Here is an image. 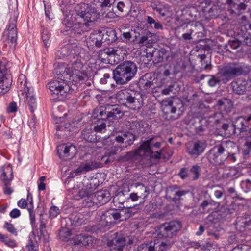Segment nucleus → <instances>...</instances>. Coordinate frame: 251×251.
Instances as JSON below:
<instances>
[{
  "instance_id": "obj_23",
  "label": "nucleus",
  "mask_w": 251,
  "mask_h": 251,
  "mask_svg": "<svg viewBox=\"0 0 251 251\" xmlns=\"http://www.w3.org/2000/svg\"><path fill=\"white\" fill-rule=\"evenodd\" d=\"M95 201L97 203L98 206L103 205L108 202L111 198L110 193L106 190H100L94 193Z\"/></svg>"
},
{
  "instance_id": "obj_1",
  "label": "nucleus",
  "mask_w": 251,
  "mask_h": 251,
  "mask_svg": "<svg viewBox=\"0 0 251 251\" xmlns=\"http://www.w3.org/2000/svg\"><path fill=\"white\" fill-rule=\"evenodd\" d=\"M239 157V151L235 143L230 140L223 141L216 145L209 152V160L216 165H220L228 160L236 162Z\"/></svg>"
},
{
  "instance_id": "obj_3",
  "label": "nucleus",
  "mask_w": 251,
  "mask_h": 251,
  "mask_svg": "<svg viewBox=\"0 0 251 251\" xmlns=\"http://www.w3.org/2000/svg\"><path fill=\"white\" fill-rule=\"evenodd\" d=\"M80 57L79 55L75 56V58L71 61L66 72H64L69 76L66 78L68 79L71 89L74 91L77 89L78 86L83 82L86 76Z\"/></svg>"
},
{
  "instance_id": "obj_20",
  "label": "nucleus",
  "mask_w": 251,
  "mask_h": 251,
  "mask_svg": "<svg viewBox=\"0 0 251 251\" xmlns=\"http://www.w3.org/2000/svg\"><path fill=\"white\" fill-rule=\"evenodd\" d=\"M115 237L107 242V246L111 250L121 251L126 245V238L121 233L114 234Z\"/></svg>"
},
{
  "instance_id": "obj_25",
  "label": "nucleus",
  "mask_w": 251,
  "mask_h": 251,
  "mask_svg": "<svg viewBox=\"0 0 251 251\" xmlns=\"http://www.w3.org/2000/svg\"><path fill=\"white\" fill-rule=\"evenodd\" d=\"M240 173L237 168L234 167H226L223 170L222 178L224 179L232 180L238 177Z\"/></svg>"
},
{
  "instance_id": "obj_28",
  "label": "nucleus",
  "mask_w": 251,
  "mask_h": 251,
  "mask_svg": "<svg viewBox=\"0 0 251 251\" xmlns=\"http://www.w3.org/2000/svg\"><path fill=\"white\" fill-rule=\"evenodd\" d=\"M103 33L100 31L91 33L87 43L92 45H95L97 47H100L102 43L104 42Z\"/></svg>"
},
{
  "instance_id": "obj_5",
  "label": "nucleus",
  "mask_w": 251,
  "mask_h": 251,
  "mask_svg": "<svg viewBox=\"0 0 251 251\" xmlns=\"http://www.w3.org/2000/svg\"><path fill=\"white\" fill-rule=\"evenodd\" d=\"M122 213L117 210L109 209L100 212L96 219L98 221L97 229L101 231L107 230V227L114 224L117 221H120Z\"/></svg>"
},
{
  "instance_id": "obj_2",
  "label": "nucleus",
  "mask_w": 251,
  "mask_h": 251,
  "mask_svg": "<svg viewBox=\"0 0 251 251\" xmlns=\"http://www.w3.org/2000/svg\"><path fill=\"white\" fill-rule=\"evenodd\" d=\"M137 71V67L135 63L125 61L112 71L113 78L117 84H125L135 76Z\"/></svg>"
},
{
  "instance_id": "obj_48",
  "label": "nucleus",
  "mask_w": 251,
  "mask_h": 251,
  "mask_svg": "<svg viewBox=\"0 0 251 251\" xmlns=\"http://www.w3.org/2000/svg\"><path fill=\"white\" fill-rule=\"evenodd\" d=\"M126 8V5L125 3L122 1L118 2L115 6L114 9L112 7V10L114 13H111V16H113V14H116L117 16L120 15L122 13L124 9Z\"/></svg>"
},
{
  "instance_id": "obj_63",
  "label": "nucleus",
  "mask_w": 251,
  "mask_h": 251,
  "mask_svg": "<svg viewBox=\"0 0 251 251\" xmlns=\"http://www.w3.org/2000/svg\"><path fill=\"white\" fill-rule=\"evenodd\" d=\"M3 243H4L6 246L11 248H14L17 246L15 240L10 239L8 236H6Z\"/></svg>"
},
{
  "instance_id": "obj_53",
  "label": "nucleus",
  "mask_w": 251,
  "mask_h": 251,
  "mask_svg": "<svg viewBox=\"0 0 251 251\" xmlns=\"http://www.w3.org/2000/svg\"><path fill=\"white\" fill-rule=\"evenodd\" d=\"M84 26L85 25L84 23H79L78 24H75L72 28V33H73L74 34H81L84 31Z\"/></svg>"
},
{
  "instance_id": "obj_19",
  "label": "nucleus",
  "mask_w": 251,
  "mask_h": 251,
  "mask_svg": "<svg viewBox=\"0 0 251 251\" xmlns=\"http://www.w3.org/2000/svg\"><path fill=\"white\" fill-rule=\"evenodd\" d=\"M188 192L187 191H184L175 185L169 186L167 188L166 196L172 201L176 202L181 200V197L185 196Z\"/></svg>"
},
{
  "instance_id": "obj_54",
  "label": "nucleus",
  "mask_w": 251,
  "mask_h": 251,
  "mask_svg": "<svg viewBox=\"0 0 251 251\" xmlns=\"http://www.w3.org/2000/svg\"><path fill=\"white\" fill-rule=\"evenodd\" d=\"M70 236L71 232L68 228H62L60 230L59 237L61 240H67Z\"/></svg>"
},
{
  "instance_id": "obj_55",
  "label": "nucleus",
  "mask_w": 251,
  "mask_h": 251,
  "mask_svg": "<svg viewBox=\"0 0 251 251\" xmlns=\"http://www.w3.org/2000/svg\"><path fill=\"white\" fill-rule=\"evenodd\" d=\"M122 35L123 37L126 41H134L136 37L135 31L132 30L128 32H124Z\"/></svg>"
},
{
  "instance_id": "obj_44",
  "label": "nucleus",
  "mask_w": 251,
  "mask_h": 251,
  "mask_svg": "<svg viewBox=\"0 0 251 251\" xmlns=\"http://www.w3.org/2000/svg\"><path fill=\"white\" fill-rule=\"evenodd\" d=\"M180 90V87L178 84L176 82H173L168 87L164 88L161 90V92L164 95H168L170 92L176 93Z\"/></svg>"
},
{
  "instance_id": "obj_52",
  "label": "nucleus",
  "mask_w": 251,
  "mask_h": 251,
  "mask_svg": "<svg viewBox=\"0 0 251 251\" xmlns=\"http://www.w3.org/2000/svg\"><path fill=\"white\" fill-rule=\"evenodd\" d=\"M123 136L126 140V146L133 144L135 140V135L130 132H125L123 133Z\"/></svg>"
},
{
  "instance_id": "obj_45",
  "label": "nucleus",
  "mask_w": 251,
  "mask_h": 251,
  "mask_svg": "<svg viewBox=\"0 0 251 251\" xmlns=\"http://www.w3.org/2000/svg\"><path fill=\"white\" fill-rule=\"evenodd\" d=\"M243 153L244 155L251 156V136L247 137L243 147Z\"/></svg>"
},
{
  "instance_id": "obj_9",
  "label": "nucleus",
  "mask_w": 251,
  "mask_h": 251,
  "mask_svg": "<svg viewBox=\"0 0 251 251\" xmlns=\"http://www.w3.org/2000/svg\"><path fill=\"white\" fill-rule=\"evenodd\" d=\"M76 11L78 16L85 22L84 24L86 27H88L89 23L96 20L98 17L96 8L90 4L80 3L77 6Z\"/></svg>"
},
{
  "instance_id": "obj_14",
  "label": "nucleus",
  "mask_w": 251,
  "mask_h": 251,
  "mask_svg": "<svg viewBox=\"0 0 251 251\" xmlns=\"http://www.w3.org/2000/svg\"><path fill=\"white\" fill-rule=\"evenodd\" d=\"M242 68L238 64L230 63L225 65L221 70L220 73L223 77V80L229 81L232 78L241 75Z\"/></svg>"
},
{
  "instance_id": "obj_15",
  "label": "nucleus",
  "mask_w": 251,
  "mask_h": 251,
  "mask_svg": "<svg viewBox=\"0 0 251 251\" xmlns=\"http://www.w3.org/2000/svg\"><path fill=\"white\" fill-rule=\"evenodd\" d=\"M21 79L24 80V82H20V87L23 88V90H21L20 91L21 92V95L25 94L30 110L33 112L36 107V99L33 95L32 89L27 86V81L25 75H20L19 80Z\"/></svg>"
},
{
  "instance_id": "obj_49",
  "label": "nucleus",
  "mask_w": 251,
  "mask_h": 251,
  "mask_svg": "<svg viewBox=\"0 0 251 251\" xmlns=\"http://www.w3.org/2000/svg\"><path fill=\"white\" fill-rule=\"evenodd\" d=\"M206 78L208 85L211 87H214L220 82V80L213 75H202L201 76V79Z\"/></svg>"
},
{
  "instance_id": "obj_57",
  "label": "nucleus",
  "mask_w": 251,
  "mask_h": 251,
  "mask_svg": "<svg viewBox=\"0 0 251 251\" xmlns=\"http://www.w3.org/2000/svg\"><path fill=\"white\" fill-rule=\"evenodd\" d=\"M178 175L182 179H186L189 177H190V169L185 167L181 168L178 173Z\"/></svg>"
},
{
  "instance_id": "obj_35",
  "label": "nucleus",
  "mask_w": 251,
  "mask_h": 251,
  "mask_svg": "<svg viewBox=\"0 0 251 251\" xmlns=\"http://www.w3.org/2000/svg\"><path fill=\"white\" fill-rule=\"evenodd\" d=\"M146 57L149 61H152L153 62H158L162 59V58L160 56L159 51L154 48L152 49L151 51L149 49H147Z\"/></svg>"
},
{
  "instance_id": "obj_56",
  "label": "nucleus",
  "mask_w": 251,
  "mask_h": 251,
  "mask_svg": "<svg viewBox=\"0 0 251 251\" xmlns=\"http://www.w3.org/2000/svg\"><path fill=\"white\" fill-rule=\"evenodd\" d=\"M27 199L28 201H29V203L31 205L28 208V211L29 213L30 219L32 221H33L35 220V214L33 212V201L31 194L28 193L27 194Z\"/></svg>"
},
{
  "instance_id": "obj_33",
  "label": "nucleus",
  "mask_w": 251,
  "mask_h": 251,
  "mask_svg": "<svg viewBox=\"0 0 251 251\" xmlns=\"http://www.w3.org/2000/svg\"><path fill=\"white\" fill-rule=\"evenodd\" d=\"M81 137L87 142H95L97 141L96 134L92 128H86L81 132Z\"/></svg>"
},
{
  "instance_id": "obj_42",
  "label": "nucleus",
  "mask_w": 251,
  "mask_h": 251,
  "mask_svg": "<svg viewBox=\"0 0 251 251\" xmlns=\"http://www.w3.org/2000/svg\"><path fill=\"white\" fill-rule=\"evenodd\" d=\"M108 125H109L108 120H103L101 117H100V120L97 122V125L94 127L95 132H102L105 129L106 126Z\"/></svg>"
},
{
  "instance_id": "obj_64",
  "label": "nucleus",
  "mask_w": 251,
  "mask_h": 251,
  "mask_svg": "<svg viewBox=\"0 0 251 251\" xmlns=\"http://www.w3.org/2000/svg\"><path fill=\"white\" fill-rule=\"evenodd\" d=\"M241 34L243 35L244 38L243 42L246 45L249 46H251V35L248 32H241Z\"/></svg>"
},
{
  "instance_id": "obj_11",
  "label": "nucleus",
  "mask_w": 251,
  "mask_h": 251,
  "mask_svg": "<svg viewBox=\"0 0 251 251\" xmlns=\"http://www.w3.org/2000/svg\"><path fill=\"white\" fill-rule=\"evenodd\" d=\"M163 108V112L166 114L171 120H175L178 118L180 112H182L183 106L182 101L178 98H174L172 100L164 101Z\"/></svg>"
},
{
  "instance_id": "obj_36",
  "label": "nucleus",
  "mask_w": 251,
  "mask_h": 251,
  "mask_svg": "<svg viewBox=\"0 0 251 251\" xmlns=\"http://www.w3.org/2000/svg\"><path fill=\"white\" fill-rule=\"evenodd\" d=\"M226 3L228 5V11L229 13L233 17L239 16V18L238 19V20H239V22H241V20L240 19L242 16L241 15L240 16L242 12L238 8H235V5H236V3H234L232 0H226Z\"/></svg>"
},
{
  "instance_id": "obj_37",
  "label": "nucleus",
  "mask_w": 251,
  "mask_h": 251,
  "mask_svg": "<svg viewBox=\"0 0 251 251\" xmlns=\"http://www.w3.org/2000/svg\"><path fill=\"white\" fill-rule=\"evenodd\" d=\"M11 67L10 63L5 58L0 61V74L1 77L11 76L8 74L9 69Z\"/></svg>"
},
{
  "instance_id": "obj_26",
  "label": "nucleus",
  "mask_w": 251,
  "mask_h": 251,
  "mask_svg": "<svg viewBox=\"0 0 251 251\" xmlns=\"http://www.w3.org/2000/svg\"><path fill=\"white\" fill-rule=\"evenodd\" d=\"M205 148V144L202 142L198 141L194 142L192 147L187 148V152L192 156H197L204 151Z\"/></svg>"
},
{
  "instance_id": "obj_30",
  "label": "nucleus",
  "mask_w": 251,
  "mask_h": 251,
  "mask_svg": "<svg viewBox=\"0 0 251 251\" xmlns=\"http://www.w3.org/2000/svg\"><path fill=\"white\" fill-rule=\"evenodd\" d=\"M90 240L91 237L85 234L77 235L72 239L73 244L80 246H86Z\"/></svg>"
},
{
  "instance_id": "obj_17",
  "label": "nucleus",
  "mask_w": 251,
  "mask_h": 251,
  "mask_svg": "<svg viewBox=\"0 0 251 251\" xmlns=\"http://www.w3.org/2000/svg\"><path fill=\"white\" fill-rule=\"evenodd\" d=\"M48 87L52 94L65 96L70 89L71 85L67 84L64 81L54 80L48 84Z\"/></svg>"
},
{
  "instance_id": "obj_40",
  "label": "nucleus",
  "mask_w": 251,
  "mask_h": 251,
  "mask_svg": "<svg viewBox=\"0 0 251 251\" xmlns=\"http://www.w3.org/2000/svg\"><path fill=\"white\" fill-rule=\"evenodd\" d=\"M232 87L233 91L237 94L243 95L246 90L245 84L240 81L233 82L232 83Z\"/></svg>"
},
{
  "instance_id": "obj_61",
  "label": "nucleus",
  "mask_w": 251,
  "mask_h": 251,
  "mask_svg": "<svg viewBox=\"0 0 251 251\" xmlns=\"http://www.w3.org/2000/svg\"><path fill=\"white\" fill-rule=\"evenodd\" d=\"M60 213L59 209L55 206H51L50 209L49 217L52 219L57 216Z\"/></svg>"
},
{
  "instance_id": "obj_62",
  "label": "nucleus",
  "mask_w": 251,
  "mask_h": 251,
  "mask_svg": "<svg viewBox=\"0 0 251 251\" xmlns=\"http://www.w3.org/2000/svg\"><path fill=\"white\" fill-rule=\"evenodd\" d=\"M241 186L242 188H245V191L247 192L251 189V181L249 179L242 180L241 183Z\"/></svg>"
},
{
  "instance_id": "obj_10",
  "label": "nucleus",
  "mask_w": 251,
  "mask_h": 251,
  "mask_svg": "<svg viewBox=\"0 0 251 251\" xmlns=\"http://www.w3.org/2000/svg\"><path fill=\"white\" fill-rule=\"evenodd\" d=\"M18 12L14 11L9 19V23L5 30L3 35L6 37L7 42L10 44V46L15 48L17 45V22Z\"/></svg>"
},
{
  "instance_id": "obj_39",
  "label": "nucleus",
  "mask_w": 251,
  "mask_h": 251,
  "mask_svg": "<svg viewBox=\"0 0 251 251\" xmlns=\"http://www.w3.org/2000/svg\"><path fill=\"white\" fill-rule=\"evenodd\" d=\"M28 251H38L39 245L35 235L33 233L29 236L28 243L26 246Z\"/></svg>"
},
{
  "instance_id": "obj_27",
  "label": "nucleus",
  "mask_w": 251,
  "mask_h": 251,
  "mask_svg": "<svg viewBox=\"0 0 251 251\" xmlns=\"http://www.w3.org/2000/svg\"><path fill=\"white\" fill-rule=\"evenodd\" d=\"M155 137H152L148 140L143 142L140 145L139 148L136 151H138V155L141 156L145 153H149L150 154H152L153 151L151 148V145H153V141L154 140Z\"/></svg>"
},
{
  "instance_id": "obj_41",
  "label": "nucleus",
  "mask_w": 251,
  "mask_h": 251,
  "mask_svg": "<svg viewBox=\"0 0 251 251\" xmlns=\"http://www.w3.org/2000/svg\"><path fill=\"white\" fill-rule=\"evenodd\" d=\"M94 193H91L86 197L85 199L84 200L83 205L88 207H94V208H97L98 206L97 202L95 200Z\"/></svg>"
},
{
  "instance_id": "obj_13",
  "label": "nucleus",
  "mask_w": 251,
  "mask_h": 251,
  "mask_svg": "<svg viewBox=\"0 0 251 251\" xmlns=\"http://www.w3.org/2000/svg\"><path fill=\"white\" fill-rule=\"evenodd\" d=\"M123 48H124L123 47L116 48H107L103 50H100L98 55L99 58L103 62L107 60L109 62H113L117 63L119 60L120 55L125 54V53H122L124 51L122 50Z\"/></svg>"
},
{
  "instance_id": "obj_29",
  "label": "nucleus",
  "mask_w": 251,
  "mask_h": 251,
  "mask_svg": "<svg viewBox=\"0 0 251 251\" xmlns=\"http://www.w3.org/2000/svg\"><path fill=\"white\" fill-rule=\"evenodd\" d=\"M217 106L221 111H224L226 113H228L231 112L233 104L230 99L224 98L218 101Z\"/></svg>"
},
{
  "instance_id": "obj_7",
  "label": "nucleus",
  "mask_w": 251,
  "mask_h": 251,
  "mask_svg": "<svg viewBox=\"0 0 251 251\" xmlns=\"http://www.w3.org/2000/svg\"><path fill=\"white\" fill-rule=\"evenodd\" d=\"M149 194V189L142 183H136L134 191L127 197H125L123 191L118 193L115 200L119 201V203H123L124 200L130 199L132 201H137L139 199L144 200Z\"/></svg>"
},
{
  "instance_id": "obj_46",
  "label": "nucleus",
  "mask_w": 251,
  "mask_h": 251,
  "mask_svg": "<svg viewBox=\"0 0 251 251\" xmlns=\"http://www.w3.org/2000/svg\"><path fill=\"white\" fill-rule=\"evenodd\" d=\"M201 171V168L200 166L198 165L192 166L190 169V177L194 180H197L200 177Z\"/></svg>"
},
{
  "instance_id": "obj_8",
  "label": "nucleus",
  "mask_w": 251,
  "mask_h": 251,
  "mask_svg": "<svg viewBox=\"0 0 251 251\" xmlns=\"http://www.w3.org/2000/svg\"><path fill=\"white\" fill-rule=\"evenodd\" d=\"M173 242L168 239H155L138 246L137 251H166L170 249Z\"/></svg>"
},
{
  "instance_id": "obj_4",
  "label": "nucleus",
  "mask_w": 251,
  "mask_h": 251,
  "mask_svg": "<svg viewBox=\"0 0 251 251\" xmlns=\"http://www.w3.org/2000/svg\"><path fill=\"white\" fill-rule=\"evenodd\" d=\"M116 98L119 103L134 110L140 109L143 104L141 94L135 91L121 90L116 94Z\"/></svg>"
},
{
  "instance_id": "obj_22",
  "label": "nucleus",
  "mask_w": 251,
  "mask_h": 251,
  "mask_svg": "<svg viewBox=\"0 0 251 251\" xmlns=\"http://www.w3.org/2000/svg\"><path fill=\"white\" fill-rule=\"evenodd\" d=\"M157 36L149 31H147L139 41V44L141 46H146L150 47L152 44L156 43L157 41Z\"/></svg>"
},
{
  "instance_id": "obj_18",
  "label": "nucleus",
  "mask_w": 251,
  "mask_h": 251,
  "mask_svg": "<svg viewBox=\"0 0 251 251\" xmlns=\"http://www.w3.org/2000/svg\"><path fill=\"white\" fill-rule=\"evenodd\" d=\"M57 151L60 158L71 159L75 157L77 153L76 148L72 144L60 145L57 147Z\"/></svg>"
},
{
  "instance_id": "obj_50",
  "label": "nucleus",
  "mask_w": 251,
  "mask_h": 251,
  "mask_svg": "<svg viewBox=\"0 0 251 251\" xmlns=\"http://www.w3.org/2000/svg\"><path fill=\"white\" fill-rule=\"evenodd\" d=\"M94 2H97V6H100L102 9L106 7H110L111 5H112V7L114 8V4H115L114 0H103L101 1H99L98 0H94ZM96 5H97L96 4Z\"/></svg>"
},
{
  "instance_id": "obj_31",
  "label": "nucleus",
  "mask_w": 251,
  "mask_h": 251,
  "mask_svg": "<svg viewBox=\"0 0 251 251\" xmlns=\"http://www.w3.org/2000/svg\"><path fill=\"white\" fill-rule=\"evenodd\" d=\"M233 126L234 129L238 130L240 132L246 131L249 126V124L245 120V118L239 117L233 122Z\"/></svg>"
},
{
  "instance_id": "obj_47",
  "label": "nucleus",
  "mask_w": 251,
  "mask_h": 251,
  "mask_svg": "<svg viewBox=\"0 0 251 251\" xmlns=\"http://www.w3.org/2000/svg\"><path fill=\"white\" fill-rule=\"evenodd\" d=\"M240 46V42L237 40L229 41L225 46V50L230 52H233V50L237 49Z\"/></svg>"
},
{
  "instance_id": "obj_58",
  "label": "nucleus",
  "mask_w": 251,
  "mask_h": 251,
  "mask_svg": "<svg viewBox=\"0 0 251 251\" xmlns=\"http://www.w3.org/2000/svg\"><path fill=\"white\" fill-rule=\"evenodd\" d=\"M221 8L217 5L213 6L208 11L211 16L216 17L221 13Z\"/></svg>"
},
{
  "instance_id": "obj_12",
  "label": "nucleus",
  "mask_w": 251,
  "mask_h": 251,
  "mask_svg": "<svg viewBox=\"0 0 251 251\" xmlns=\"http://www.w3.org/2000/svg\"><path fill=\"white\" fill-rule=\"evenodd\" d=\"M181 227V223L179 221H173L165 223L160 228L157 233V238L159 240L168 239L174 243L171 238L178 231Z\"/></svg>"
},
{
  "instance_id": "obj_60",
  "label": "nucleus",
  "mask_w": 251,
  "mask_h": 251,
  "mask_svg": "<svg viewBox=\"0 0 251 251\" xmlns=\"http://www.w3.org/2000/svg\"><path fill=\"white\" fill-rule=\"evenodd\" d=\"M4 228L11 234L17 236V232L14 226L8 222H6L4 225Z\"/></svg>"
},
{
  "instance_id": "obj_24",
  "label": "nucleus",
  "mask_w": 251,
  "mask_h": 251,
  "mask_svg": "<svg viewBox=\"0 0 251 251\" xmlns=\"http://www.w3.org/2000/svg\"><path fill=\"white\" fill-rule=\"evenodd\" d=\"M0 177L6 183L11 181L13 178L12 166L10 164H5L0 169Z\"/></svg>"
},
{
  "instance_id": "obj_38",
  "label": "nucleus",
  "mask_w": 251,
  "mask_h": 251,
  "mask_svg": "<svg viewBox=\"0 0 251 251\" xmlns=\"http://www.w3.org/2000/svg\"><path fill=\"white\" fill-rule=\"evenodd\" d=\"M103 36L104 41L107 44L114 42L117 39L115 30L111 28L107 29L106 32L103 33Z\"/></svg>"
},
{
  "instance_id": "obj_32",
  "label": "nucleus",
  "mask_w": 251,
  "mask_h": 251,
  "mask_svg": "<svg viewBox=\"0 0 251 251\" xmlns=\"http://www.w3.org/2000/svg\"><path fill=\"white\" fill-rule=\"evenodd\" d=\"M98 163L93 162L83 163L75 170V172L81 174L83 172H87L98 167Z\"/></svg>"
},
{
  "instance_id": "obj_59",
  "label": "nucleus",
  "mask_w": 251,
  "mask_h": 251,
  "mask_svg": "<svg viewBox=\"0 0 251 251\" xmlns=\"http://www.w3.org/2000/svg\"><path fill=\"white\" fill-rule=\"evenodd\" d=\"M50 35L47 30H44L42 32V39L45 47H48L50 44Z\"/></svg>"
},
{
  "instance_id": "obj_16",
  "label": "nucleus",
  "mask_w": 251,
  "mask_h": 251,
  "mask_svg": "<svg viewBox=\"0 0 251 251\" xmlns=\"http://www.w3.org/2000/svg\"><path fill=\"white\" fill-rule=\"evenodd\" d=\"M80 48L75 44H67L57 51L56 55L58 59L68 56L70 58L75 59V56L79 55Z\"/></svg>"
},
{
  "instance_id": "obj_6",
  "label": "nucleus",
  "mask_w": 251,
  "mask_h": 251,
  "mask_svg": "<svg viewBox=\"0 0 251 251\" xmlns=\"http://www.w3.org/2000/svg\"><path fill=\"white\" fill-rule=\"evenodd\" d=\"M95 112L97 113V116L101 117L103 120H108L109 126L112 125L113 122V119L118 120L123 117V112L117 105H109L100 106L99 108L95 110Z\"/></svg>"
},
{
  "instance_id": "obj_21",
  "label": "nucleus",
  "mask_w": 251,
  "mask_h": 251,
  "mask_svg": "<svg viewBox=\"0 0 251 251\" xmlns=\"http://www.w3.org/2000/svg\"><path fill=\"white\" fill-rule=\"evenodd\" d=\"M251 223V215L245 214L236 218L235 222L236 229L240 232L244 231Z\"/></svg>"
},
{
  "instance_id": "obj_43",
  "label": "nucleus",
  "mask_w": 251,
  "mask_h": 251,
  "mask_svg": "<svg viewBox=\"0 0 251 251\" xmlns=\"http://www.w3.org/2000/svg\"><path fill=\"white\" fill-rule=\"evenodd\" d=\"M138 151H129L126 153L125 155L118 156V160L123 162H127L132 160L134 158L137 156Z\"/></svg>"
},
{
  "instance_id": "obj_51",
  "label": "nucleus",
  "mask_w": 251,
  "mask_h": 251,
  "mask_svg": "<svg viewBox=\"0 0 251 251\" xmlns=\"http://www.w3.org/2000/svg\"><path fill=\"white\" fill-rule=\"evenodd\" d=\"M240 19L241 20V22H239V23L242 24L241 26V32H248V30H251V22L247 24L244 23L246 22L247 17L245 15L242 16Z\"/></svg>"
},
{
  "instance_id": "obj_34",
  "label": "nucleus",
  "mask_w": 251,
  "mask_h": 251,
  "mask_svg": "<svg viewBox=\"0 0 251 251\" xmlns=\"http://www.w3.org/2000/svg\"><path fill=\"white\" fill-rule=\"evenodd\" d=\"M90 191L86 188H82L79 190L77 188L74 187L72 192L73 197L74 199L79 200L80 199H85L90 194Z\"/></svg>"
}]
</instances>
